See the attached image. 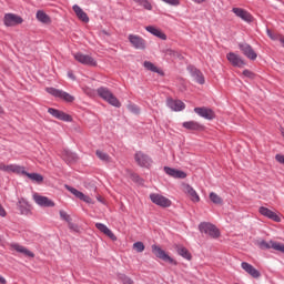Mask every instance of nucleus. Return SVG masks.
<instances>
[{
	"mask_svg": "<svg viewBox=\"0 0 284 284\" xmlns=\"http://www.w3.org/2000/svg\"><path fill=\"white\" fill-rule=\"evenodd\" d=\"M164 172L168 174V176H171L172 179H187V173L184 171H181L179 169H172L170 166H164Z\"/></svg>",
	"mask_w": 284,
	"mask_h": 284,
	"instance_id": "nucleus-19",
	"label": "nucleus"
},
{
	"mask_svg": "<svg viewBox=\"0 0 284 284\" xmlns=\"http://www.w3.org/2000/svg\"><path fill=\"white\" fill-rule=\"evenodd\" d=\"M144 68L146 70H150V72H155L156 74H163V72H161V70H159V68H156V65H154V63L150 61H144Z\"/></svg>",
	"mask_w": 284,
	"mask_h": 284,
	"instance_id": "nucleus-35",
	"label": "nucleus"
},
{
	"mask_svg": "<svg viewBox=\"0 0 284 284\" xmlns=\"http://www.w3.org/2000/svg\"><path fill=\"white\" fill-rule=\"evenodd\" d=\"M69 223V229L70 230H74V232H77V230H79V226L74 223L68 222Z\"/></svg>",
	"mask_w": 284,
	"mask_h": 284,
	"instance_id": "nucleus-47",
	"label": "nucleus"
},
{
	"mask_svg": "<svg viewBox=\"0 0 284 284\" xmlns=\"http://www.w3.org/2000/svg\"><path fill=\"white\" fill-rule=\"evenodd\" d=\"M45 92L55 99H62V101H65L67 103H72L74 101V97L63 90L49 87L45 89Z\"/></svg>",
	"mask_w": 284,
	"mask_h": 284,
	"instance_id": "nucleus-2",
	"label": "nucleus"
},
{
	"mask_svg": "<svg viewBox=\"0 0 284 284\" xmlns=\"http://www.w3.org/2000/svg\"><path fill=\"white\" fill-rule=\"evenodd\" d=\"M118 280L123 284H134V281L123 273L118 274Z\"/></svg>",
	"mask_w": 284,
	"mask_h": 284,
	"instance_id": "nucleus-37",
	"label": "nucleus"
},
{
	"mask_svg": "<svg viewBox=\"0 0 284 284\" xmlns=\"http://www.w3.org/2000/svg\"><path fill=\"white\" fill-rule=\"evenodd\" d=\"M183 190H184L185 194H187L190 196V199H191V201H193V203H199V201H201L199 193H196V190H194V187H192L190 184H184Z\"/></svg>",
	"mask_w": 284,
	"mask_h": 284,
	"instance_id": "nucleus-25",
	"label": "nucleus"
},
{
	"mask_svg": "<svg viewBox=\"0 0 284 284\" xmlns=\"http://www.w3.org/2000/svg\"><path fill=\"white\" fill-rule=\"evenodd\" d=\"M23 18L14 13H6L3 17V24L6 28H14V26H21Z\"/></svg>",
	"mask_w": 284,
	"mask_h": 284,
	"instance_id": "nucleus-6",
	"label": "nucleus"
},
{
	"mask_svg": "<svg viewBox=\"0 0 284 284\" xmlns=\"http://www.w3.org/2000/svg\"><path fill=\"white\" fill-rule=\"evenodd\" d=\"M73 12L77 14V17H78V19H80V21H83V23H88L90 21L88 13H85V11H83V9H81V7H79V4L73 6Z\"/></svg>",
	"mask_w": 284,
	"mask_h": 284,
	"instance_id": "nucleus-29",
	"label": "nucleus"
},
{
	"mask_svg": "<svg viewBox=\"0 0 284 284\" xmlns=\"http://www.w3.org/2000/svg\"><path fill=\"white\" fill-rule=\"evenodd\" d=\"M210 199L212 203H215V205H221V203H223V199H221V196L214 192L210 193Z\"/></svg>",
	"mask_w": 284,
	"mask_h": 284,
	"instance_id": "nucleus-38",
	"label": "nucleus"
},
{
	"mask_svg": "<svg viewBox=\"0 0 284 284\" xmlns=\"http://www.w3.org/2000/svg\"><path fill=\"white\" fill-rule=\"evenodd\" d=\"M17 207L23 216H28L32 213L30 210V203L23 197L18 200Z\"/></svg>",
	"mask_w": 284,
	"mask_h": 284,
	"instance_id": "nucleus-24",
	"label": "nucleus"
},
{
	"mask_svg": "<svg viewBox=\"0 0 284 284\" xmlns=\"http://www.w3.org/2000/svg\"><path fill=\"white\" fill-rule=\"evenodd\" d=\"M199 230L200 232H202V234H207L209 236H211V239H219V236H221V231H219L216 225L212 223L202 222L199 225Z\"/></svg>",
	"mask_w": 284,
	"mask_h": 284,
	"instance_id": "nucleus-3",
	"label": "nucleus"
},
{
	"mask_svg": "<svg viewBox=\"0 0 284 284\" xmlns=\"http://www.w3.org/2000/svg\"><path fill=\"white\" fill-rule=\"evenodd\" d=\"M128 110H130V112H133V114H139V112H141L136 104H129Z\"/></svg>",
	"mask_w": 284,
	"mask_h": 284,
	"instance_id": "nucleus-42",
	"label": "nucleus"
},
{
	"mask_svg": "<svg viewBox=\"0 0 284 284\" xmlns=\"http://www.w3.org/2000/svg\"><path fill=\"white\" fill-rule=\"evenodd\" d=\"M260 250H275V252H282L284 254V244L276 241L262 240L257 243Z\"/></svg>",
	"mask_w": 284,
	"mask_h": 284,
	"instance_id": "nucleus-5",
	"label": "nucleus"
},
{
	"mask_svg": "<svg viewBox=\"0 0 284 284\" xmlns=\"http://www.w3.org/2000/svg\"><path fill=\"white\" fill-rule=\"evenodd\" d=\"M166 105L172 110L173 112H182V110L185 108V103L181 100H174L172 98H169L166 100Z\"/></svg>",
	"mask_w": 284,
	"mask_h": 284,
	"instance_id": "nucleus-18",
	"label": "nucleus"
},
{
	"mask_svg": "<svg viewBox=\"0 0 284 284\" xmlns=\"http://www.w3.org/2000/svg\"><path fill=\"white\" fill-rule=\"evenodd\" d=\"M36 19L40 21V23H51L52 20L50 19V16L45 13L43 10H38L36 13Z\"/></svg>",
	"mask_w": 284,
	"mask_h": 284,
	"instance_id": "nucleus-33",
	"label": "nucleus"
},
{
	"mask_svg": "<svg viewBox=\"0 0 284 284\" xmlns=\"http://www.w3.org/2000/svg\"><path fill=\"white\" fill-rule=\"evenodd\" d=\"M0 283L1 284H7L8 282L6 281V278L3 276L0 275Z\"/></svg>",
	"mask_w": 284,
	"mask_h": 284,
	"instance_id": "nucleus-51",
	"label": "nucleus"
},
{
	"mask_svg": "<svg viewBox=\"0 0 284 284\" xmlns=\"http://www.w3.org/2000/svg\"><path fill=\"white\" fill-rule=\"evenodd\" d=\"M232 13L237 16L239 19H242V21H245L246 23H252V21H254L252 13L243 8H233Z\"/></svg>",
	"mask_w": 284,
	"mask_h": 284,
	"instance_id": "nucleus-11",
	"label": "nucleus"
},
{
	"mask_svg": "<svg viewBox=\"0 0 284 284\" xmlns=\"http://www.w3.org/2000/svg\"><path fill=\"white\" fill-rule=\"evenodd\" d=\"M20 171H16V174H23L24 176H28L31 181L34 183H43V175L39 173H28L26 171V168L19 165Z\"/></svg>",
	"mask_w": 284,
	"mask_h": 284,
	"instance_id": "nucleus-17",
	"label": "nucleus"
},
{
	"mask_svg": "<svg viewBox=\"0 0 284 284\" xmlns=\"http://www.w3.org/2000/svg\"><path fill=\"white\" fill-rule=\"evenodd\" d=\"M95 155L98 156V159H100V161H103L104 163H110V155L101 150H97L95 151Z\"/></svg>",
	"mask_w": 284,
	"mask_h": 284,
	"instance_id": "nucleus-36",
	"label": "nucleus"
},
{
	"mask_svg": "<svg viewBox=\"0 0 284 284\" xmlns=\"http://www.w3.org/2000/svg\"><path fill=\"white\" fill-rule=\"evenodd\" d=\"M0 170L2 172H13L14 174H17V172H20L19 165L17 164L6 165L3 163H0Z\"/></svg>",
	"mask_w": 284,
	"mask_h": 284,
	"instance_id": "nucleus-34",
	"label": "nucleus"
},
{
	"mask_svg": "<svg viewBox=\"0 0 284 284\" xmlns=\"http://www.w3.org/2000/svg\"><path fill=\"white\" fill-rule=\"evenodd\" d=\"M151 250L154 256H156V258H161V261L170 263L171 265H176V261H174V258H172L168 253H165V251L161 248V246L153 244L151 246Z\"/></svg>",
	"mask_w": 284,
	"mask_h": 284,
	"instance_id": "nucleus-4",
	"label": "nucleus"
},
{
	"mask_svg": "<svg viewBox=\"0 0 284 284\" xmlns=\"http://www.w3.org/2000/svg\"><path fill=\"white\" fill-rule=\"evenodd\" d=\"M95 227H97V230L102 232V234H105V236H109V239H111V241H116V235H114V233L111 230H109L105 224L95 223Z\"/></svg>",
	"mask_w": 284,
	"mask_h": 284,
	"instance_id": "nucleus-27",
	"label": "nucleus"
},
{
	"mask_svg": "<svg viewBox=\"0 0 284 284\" xmlns=\"http://www.w3.org/2000/svg\"><path fill=\"white\" fill-rule=\"evenodd\" d=\"M182 128H185V130H191L192 132H203V130H205V126L196 121L183 122Z\"/></svg>",
	"mask_w": 284,
	"mask_h": 284,
	"instance_id": "nucleus-23",
	"label": "nucleus"
},
{
	"mask_svg": "<svg viewBox=\"0 0 284 284\" xmlns=\"http://www.w3.org/2000/svg\"><path fill=\"white\" fill-rule=\"evenodd\" d=\"M164 3H168L169 6H180V0H162Z\"/></svg>",
	"mask_w": 284,
	"mask_h": 284,
	"instance_id": "nucleus-44",
	"label": "nucleus"
},
{
	"mask_svg": "<svg viewBox=\"0 0 284 284\" xmlns=\"http://www.w3.org/2000/svg\"><path fill=\"white\" fill-rule=\"evenodd\" d=\"M275 160L277 161V163H281L282 165H284V155L283 154H276Z\"/></svg>",
	"mask_w": 284,
	"mask_h": 284,
	"instance_id": "nucleus-46",
	"label": "nucleus"
},
{
	"mask_svg": "<svg viewBox=\"0 0 284 284\" xmlns=\"http://www.w3.org/2000/svg\"><path fill=\"white\" fill-rule=\"evenodd\" d=\"M0 114H3V108L0 106Z\"/></svg>",
	"mask_w": 284,
	"mask_h": 284,
	"instance_id": "nucleus-55",
	"label": "nucleus"
},
{
	"mask_svg": "<svg viewBox=\"0 0 284 284\" xmlns=\"http://www.w3.org/2000/svg\"><path fill=\"white\" fill-rule=\"evenodd\" d=\"M150 199L152 203L159 205L160 207H170V205H172V201L161 194H150Z\"/></svg>",
	"mask_w": 284,
	"mask_h": 284,
	"instance_id": "nucleus-10",
	"label": "nucleus"
},
{
	"mask_svg": "<svg viewBox=\"0 0 284 284\" xmlns=\"http://www.w3.org/2000/svg\"><path fill=\"white\" fill-rule=\"evenodd\" d=\"M67 190L69 192H71V194H73V196H75L77 199H80V201H84V203H90V197L85 194H83V192L70 186V185H65Z\"/></svg>",
	"mask_w": 284,
	"mask_h": 284,
	"instance_id": "nucleus-26",
	"label": "nucleus"
},
{
	"mask_svg": "<svg viewBox=\"0 0 284 284\" xmlns=\"http://www.w3.org/2000/svg\"><path fill=\"white\" fill-rule=\"evenodd\" d=\"M267 37L272 39V41H277L278 40V34L272 32L270 29L266 31Z\"/></svg>",
	"mask_w": 284,
	"mask_h": 284,
	"instance_id": "nucleus-43",
	"label": "nucleus"
},
{
	"mask_svg": "<svg viewBox=\"0 0 284 284\" xmlns=\"http://www.w3.org/2000/svg\"><path fill=\"white\" fill-rule=\"evenodd\" d=\"M73 57L78 63H81L82 65H91L92 68L97 67V60L92 58L91 55L83 54L81 52L73 53Z\"/></svg>",
	"mask_w": 284,
	"mask_h": 284,
	"instance_id": "nucleus-8",
	"label": "nucleus"
},
{
	"mask_svg": "<svg viewBox=\"0 0 284 284\" xmlns=\"http://www.w3.org/2000/svg\"><path fill=\"white\" fill-rule=\"evenodd\" d=\"M239 48L244 57H246V59H250L251 61H256L258 54H256V51H254L252 45L247 44V42H240Z\"/></svg>",
	"mask_w": 284,
	"mask_h": 284,
	"instance_id": "nucleus-7",
	"label": "nucleus"
},
{
	"mask_svg": "<svg viewBox=\"0 0 284 284\" xmlns=\"http://www.w3.org/2000/svg\"><path fill=\"white\" fill-rule=\"evenodd\" d=\"M6 209L0 204V216H6Z\"/></svg>",
	"mask_w": 284,
	"mask_h": 284,
	"instance_id": "nucleus-49",
	"label": "nucleus"
},
{
	"mask_svg": "<svg viewBox=\"0 0 284 284\" xmlns=\"http://www.w3.org/2000/svg\"><path fill=\"white\" fill-rule=\"evenodd\" d=\"M166 54H170V57H174V54H176V51H174V50H172V49H169L168 51H166Z\"/></svg>",
	"mask_w": 284,
	"mask_h": 284,
	"instance_id": "nucleus-50",
	"label": "nucleus"
},
{
	"mask_svg": "<svg viewBox=\"0 0 284 284\" xmlns=\"http://www.w3.org/2000/svg\"><path fill=\"white\" fill-rule=\"evenodd\" d=\"M68 77L69 79H71L72 81H77V77H74V73H72V71L68 72Z\"/></svg>",
	"mask_w": 284,
	"mask_h": 284,
	"instance_id": "nucleus-48",
	"label": "nucleus"
},
{
	"mask_svg": "<svg viewBox=\"0 0 284 284\" xmlns=\"http://www.w3.org/2000/svg\"><path fill=\"white\" fill-rule=\"evenodd\" d=\"M280 132H281L282 136L284 138V128L283 126H281Z\"/></svg>",
	"mask_w": 284,
	"mask_h": 284,
	"instance_id": "nucleus-53",
	"label": "nucleus"
},
{
	"mask_svg": "<svg viewBox=\"0 0 284 284\" xmlns=\"http://www.w3.org/2000/svg\"><path fill=\"white\" fill-rule=\"evenodd\" d=\"M241 267L244 270V272H246V274H250L252 278H261V272L256 270L252 264L242 262Z\"/></svg>",
	"mask_w": 284,
	"mask_h": 284,
	"instance_id": "nucleus-21",
	"label": "nucleus"
},
{
	"mask_svg": "<svg viewBox=\"0 0 284 284\" xmlns=\"http://www.w3.org/2000/svg\"><path fill=\"white\" fill-rule=\"evenodd\" d=\"M62 158L67 163H77V161H79V155H77V153L71 152L69 150L63 151Z\"/></svg>",
	"mask_w": 284,
	"mask_h": 284,
	"instance_id": "nucleus-31",
	"label": "nucleus"
},
{
	"mask_svg": "<svg viewBox=\"0 0 284 284\" xmlns=\"http://www.w3.org/2000/svg\"><path fill=\"white\" fill-rule=\"evenodd\" d=\"M258 212H260V214H262V216H265L266 219H270L271 221H275V223H281V216H278V214H276L272 210H270L265 206H261Z\"/></svg>",
	"mask_w": 284,
	"mask_h": 284,
	"instance_id": "nucleus-20",
	"label": "nucleus"
},
{
	"mask_svg": "<svg viewBox=\"0 0 284 284\" xmlns=\"http://www.w3.org/2000/svg\"><path fill=\"white\" fill-rule=\"evenodd\" d=\"M136 3L142 6L144 10H152V2H150V0H138Z\"/></svg>",
	"mask_w": 284,
	"mask_h": 284,
	"instance_id": "nucleus-39",
	"label": "nucleus"
},
{
	"mask_svg": "<svg viewBox=\"0 0 284 284\" xmlns=\"http://www.w3.org/2000/svg\"><path fill=\"white\" fill-rule=\"evenodd\" d=\"M133 179H135V181H139V179H141V178H139V175L134 174Z\"/></svg>",
	"mask_w": 284,
	"mask_h": 284,
	"instance_id": "nucleus-54",
	"label": "nucleus"
},
{
	"mask_svg": "<svg viewBox=\"0 0 284 284\" xmlns=\"http://www.w3.org/2000/svg\"><path fill=\"white\" fill-rule=\"evenodd\" d=\"M60 217L67 223H70V221H72V217H70V215H68L65 211H60Z\"/></svg>",
	"mask_w": 284,
	"mask_h": 284,
	"instance_id": "nucleus-41",
	"label": "nucleus"
},
{
	"mask_svg": "<svg viewBox=\"0 0 284 284\" xmlns=\"http://www.w3.org/2000/svg\"><path fill=\"white\" fill-rule=\"evenodd\" d=\"M134 1V3H136L139 0H133Z\"/></svg>",
	"mask_w": 284,
	"mask_h": 284,
	"instance_id": "nucleus-56",
	"label": "nucleus"
},
{
	"mask_svg": "<svg viewBox=\"0 0 284 284\" xmlns=\"http://www.w3.org/2000/svg\"><path fill=\"white\" fill-rule=\"evenodd\" d=\"M12 250H16V252H19L20 254H23L24 256H29V258H34V253L32 251L26 248L24 246L20 244H11Z\"/></svg>",
	"mask_w": 284,
	"mask_h": 284,
	"instance_id": "nucleus-30",
	"label": "nucleus"
},
{
	"mask_svg": "<svg viewBox=\"0 0 284 284\" xmlns=\"http://www.w3.org/2000/svg\"><path fill=\"white\" fill-rule=\"evenodd\" d=\"M33 201L40 207H54V202L50 200L48 196H42L36 193L33 194Z\"/></svg>",
	"mask_w": 284,
	"mask_h": 284,
	"instance_id": "nucleus-16",
	"label": "nucleus"
},
{
	"mask_svg": "<svg viewBox=\"0 0 284 284\" xmlns=\"http://www.w3.org/2000/svg\"><path fill=\"white\" fill-rule=\"evenodd\" d=\"M175 250L179 256H182V258H185L186 261H192V254L185 246L175 245Z\"/></svg>",
	"mask_w": 284,
	"mask_h": 284,
	"instance_id": "nucleus-32",
	"label": "nucleus"
},
{
	"mask_svg": "<svg viewBox=\"0 0 284 284\" xmlns=\"http://www.w3.org/2000/svg\"><path fill=\"white\" fill-rule=\"evenodd\" d=\"M98 95H100L103 101H106L110 105H113V108H121V101L110 91V89L105 87H100L97 90Z\"/></svg>",
	"mask_w": 284,
	"mask_h": 284,
	"instance_id": "nucleus-1",
	"label": "nucleus"
},
{
	"mask_svg": "<svg viewBox=\"0 0 284 284\" xmlns=\"http://www.w3.org/2000/svg\"><path fill=\"white\" fill-rule=\"evenodd\" d=\"M194 112L195 114H199V116H202V119H206V121H212L216 119V113H214L212 109H207L205 106L195 108Z\"/></svg>",
	"mask_w": 284,
	"mask_h": 284,
	"instance_id": "nucleus-14",
	"label": "nucleus"
},
{
	"mask_svg": "<svg viewBox=\"0 0 284 284\" xmlns=\"http://www.w3.org/2000/svg\"><path fill=\"white\" fill-rule=\"evenodd\" d=\"M243 75L246 77L247 79H254V72L247 69L243 71Z\"/></svg>",
	"mask_w": 284,
	"mask_h": 284,
	"instance_id": "nucleus-45",
	"label": "nucleus"
},
{
	"mask_svg": "<svg viewBox=\"0 0 284 284\" xmlns=\"http://www.w3.org/2000/svg\"><path fill=\"white\" fill-rule=\"evenodd\" d=\"M133 250H136L139 253H141L145 250V244H143V242H135L133 244Z\"/></svg>",
	"mask_w": 284,
	"mask_h": 284,
	"instance_id": "nucleus-40",
	"label": "nucleus"
},
{
	"mask_svg": "<svg viewBox=\"0 0 284 284\" xmlns=\"http://www.w3.org/2000/svg\"><path fill=\"white\" fill-rule=\"evenodd\" d=\"M195 3H204L205 0H193Z\"/></svg>",
	"mask_w": 284,
	"mask_h": 284,
	"instance_id": "nucleus-52",
	"label": "nucleus"
},
{
	"mask_svg": "<svg viewBox=\"0 0 284 284\" xmlns=\"http://www.w3.org/2000/svg\"><path fill=\"white\" fill-rule=\"evenodd\" d=\"M134 159L140 168H150L152 165V158L141 151L135 153Z\"/></svg>",
	"mask_w": 284,
	"mask_h": 284,
	"instance_id": "nucleus-9",
	"label": "nucleus"
},
{
	"mask_svg": "<svg viewBox=\"0 0 284 284\" xmlns=\"http://www.w3.org/2000/svg\"><path fill=\"white\" fill-rule=\"evenodd\" d=\"M48 113L51 114V116H53L54 119H58L59 121H65L67 123H70L72 121V115L54 108H49Z\"/></svg>",
	"mask_w": 284,
	"mask_h": 284,
	"instance_id": "nucleus-12",
	"label": "nucleus"
},
{
	"mask_svg": "<svg viewBox=\"0 0 284 284\" xmlns=\"http://www.w3.org/2000/svg\"><path fill=\"white\" fill-rule=\"evenodd\" d=\"M146 32H150V34H153V37H158V39H161L162 41H165L168 39V36L163 33L160 29L153 26L145 27Z\"/></svg>",
	"mask_w": 284,
	"mask_h": 284,
	"instance_id": "nucleus-28",
	"label": "nucleus"
},
{
	"mask_svg": "<svg viewBox=\"0 0 284 284\" xmlns=\"http://www.w3.org/2000/svg\"><path fill=\"white\" fill-rule=\"evenodd\" d=\"M187 70L194 81H196V83H199L200 85H203L205 83V78L203 77V72H201V70L194 67H189Z\"/></svg>",
	"mask_w": 284,
	"mask_h": 284,
	"instance_id": "nucleus-22",
	"label": "nucleus"
},
{
	"mask_svg": "<svg viewBox=\"0 0 284 284\" xmlns=\"http://www.w3.org/2000/svg\"><path fill=\"white\" fill-rule=\"evenodd\" d=\"M103 33H104V34H108V32H106V31H103Z\"/></svg>",
	"mask_w": 284,
	"mask_h": 284,
	"instance_id": "nucleus-57",
	"label": "nucleus"
},
{
	"mask_svg": "<svg viewBox=\"0 0 284 284\" xmlns=\"http://www.w3.org/2000/svg\"><path fill=\"white\" fill-rule=\"evenodd\" d=\"M226 59H227V61L231 62V64L234 68H245V61L243 60V58H241V55H239L234 52L227 53Z\"/></svg>",
	"mask_w": 284,
	"mask_h": 284,
	"instance_id": "nucleus-15",
	"label": "nucleus"
},
{
	"mask_svg": "<svg viewBox=\"0 0 284 284\" xmlns=\"http://www.w3.org/2000/svg\"><path fill=\"white\" fill-rule=\"evenodd\" d=\"M128 39L132 48L135 50H145V39H143L141 36L129 34Z\"/></svg>",
	"mask_w": 284,
	"mask_h": 284,
	"instance_id": "nucleus-13",
	"label": "nucleus"
}]
</instances>
